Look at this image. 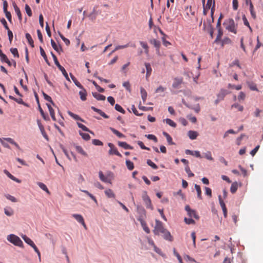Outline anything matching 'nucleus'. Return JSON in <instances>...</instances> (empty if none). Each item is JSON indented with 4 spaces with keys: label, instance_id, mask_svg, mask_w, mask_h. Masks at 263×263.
Listing matches in <instances>:
<instances>
[{
    "label": "nucleus",
    "instance_id": "obj_15",
    "mask_svg": "<svg viewBox=\"0 0 263 263\" xmlns=\"http://www.w3.org/2000/svg\"><path fill=\"white\" fill-rule=\"evenodd\" d=\"M51 45L52 48L58 52L60 53L62 52V49L60 45H57L55 42L52 40H51Z\"/></svg>",
    "mask_w": 263,
    "mask_h": 263
},
{
    "label": "nucleus",
    "instance_id": "obj_59",
    "mask_svg": "<svg viewBox=\"0 0 263 263\" xmlns=\"http://www.w3.org/2000/svg\"><path fill=\"white\" fill-rule=\"evenodd\" d=\"M231 107L232 108L234 107V108H237L238 110L240 111H242L243 110V106L240 105L238 104V103H235V104H233L231 106Z\"/></svg>",
    "mask_w": 263,
    "mask_h": 263
},
{
    "label": "nucleus",
    "instance_id": "obj_14",
    "mask_svg": "<svg viewBox=\"0 0 263 263\" xmlns=\"http://www.w3.org/2000/svg\"><path fill=\"white\" fill-rule=\"evenodd\" d=\"M199 134L195 130H189L187 132V136L191 140H195L196 139L197 137L198 136Z\"/></svg>",
    "mask_w": 263,
    "mask_h": 263
},
{
    "label": "nucleus",
    "instance_id": "obj_8",
    "mask_svg": "<svg viewBox=\"0 0 263 263\" xmlns=\"http://www.w3.org/2000/svg\"><path fill=\"white\" fill-rule=\"evenodd\" d=\"M108 146L110 147L108 151V154L110 155H116L120 157H122V155L118 151L117 148L111 143H108Z\"/></svg>",
    "mask_w": 263,
    "mask_h": 263
},
{
    "label": "nucleus",
    "instance_id": "obj_7",
    "mask_svg": "<svg viewBox=\"0 0 263 263\" xmlns=\"http://www.w3.org/2000/svg\"><path fill=\"white\" fill-rule=\"evenodd\" d=\"M137 211L138 214H139L138 217L137 219L139 221L144 220L146 218V211L145 209L140 206H137Z\"/></svg>",
    "mask_w": 263,
    "mask_h": 263
},
{
    "label": "nucleus",
    "instance_id": "obj_9",
    "mask_svg": "<svg viewBox=\"0 0 263 263\" xmlns=\"http://www.w3.org/2000/svg\"><path fill=\"white\" fill-rule=\"evenodd\" d=\"M183 82L182 78H175L172 84V87L174 89L179 88V86Z\"/></svg>",
    "mask_w": 263,
    "mask_h": 263
},
{
    "label": "nucleus",
    "instance_id": "obj_57",
    "mask_svg": "<svg viewBox=\"0 0 263 263\" xmlns=\"http://www.w3.org/2000/svg\"><path fill=\"white\" fill-rule=\"evenodd\" d=\"M10 51L12 53V54L14 55V57L18 58L19 57V54L18 52V50L17 48H11L10 49Z\"/></svg>",
    "mask_w": 263,
    "mask_h": 263
},
{
    "label": "nucleus",
    "instance_id": "obj_11",
    "mask_svg": "<svg viewBox=\"0 0 263 263\" xmlns=\"http://www.w3.org/2000/svg\"><path fill=\"white\" fill-rule=\"evenodd\" d=\"M37 123L38 126L40 129V131H41L43 136L44 137V138L45 139H46L47 141H48V137L45 132V130L44 129V127L43 125L41 124L40 121L39 120L37 121Z\"/></svg>",
    "mask_w": 263,
    "mask_h": 263
},
{
    "label": "nucleus",
    "instance_id": "obj_50",
    "mask_svg": "<svg viewBox=\"0 0 263 263\" xmlns=\"http://www.w3.org/2000/svg\"><path fill=\"white\" fill-rule=\"evenodd\" d=\"M5 196L7 199L10 200L13 202H16L17 201L16 198H15L14 196L10 194H6L5 195Z\"/></svg>",
    "mask_w": 263,
    "mask_h": 263
},
{
    "label": "nucleus",
    "instance_id": "obj_62",
    "mask_svg": "<svg viewBox=\"0 0 263 263\" xmlns=\"http://www.w3.org/2000/svg\"><path fill=\"white\" fill-rule=\"evenodd\" d=\"M59 34H60V36L61 37V38L62 39V40L64 41V42L65 43V44L67 45V46H68L70 44V41L69 40L65 37L64 36V35L63 34H62L61 33H59Z\"/></svg>",
    "mask_w": 263,
    "mask_h": 263
},
{
    "label": "nucleus",
    "instance_id": "obj_56",
    "mask_svg": "<svg viewBox=\"0 0 263 263\" xmlns=\"http://www.w3.org/2000/svg\"><path fill=\"white\" fill-rule=\"evenodd\" d=\"M38 107H39V111H40L42 117L44 118V119L45 120H48L49 119V118L47 117L45 115V114H44V112L43 110L42 109V108H41L40 104H39Z\"/></svg>",
    "mask_w": 263,
    "mask_h": 263
},
{
    "label": "nucleus",
    "instance_id": "obj_19",
    "mask_svg": "<svg viewBox=\"0 0 263 263\" xmlns=\"http://www.w3.org/2000/svg\"><path fill=\"white\" fill-rule=\"evenodd\" d=\"M91 108L95 111L97 112L99 114H100L102 117L105 119H108L109 118L108 116H107L106 114H105L103 111H102L101 109H98L94 106H91Z\"/></svg>",
    "mask_w": 263,
    "mask_h": 263
},
{
    "label": "nucleus",
    "instance_id": "obj_22",
    "mask_svg": "<svg viewBox=\"0 0 263 263\" xmlns=\"http://www.w3.org/2000/svg\"><path fill=\"white\" fill-rule=\"evenodd\" d=\"M72 217H73L78 222L80 223H82L84 221V219L83 217V216L79 214H73L72 215Z\"/></svg>",
    "mask_w": 263,
    "mask_h": 263
},
{
    "label": "nucleus",
    "instance_id": "obj_40",
    "mask_svg": "<svg viewBox=\"0 0 263 263\" xmlns=\"http://www.w3.org/2000/svg\"><path fill=\"white\" fill-rule=\"evenodd\" d=\"M218 29V33L217 35V37L215 40V43H217L218 41H220L221 37L223 34V31L221 28H217Z\"/></svg>",
    "mask_w": 263,
    "mask_h": 263
},
{
    "label": "nucleus",
    "instance_id": "obj_61",
    "mask_svg": "<svg viewBox=\"0 0 263 263\" xmlns=\"http://www.w3.org/2000/svg\"><path fill=\"white\" fill-rule=\"evenodd\" d=\"M92 143L95 145L102 146L103 145V142L99 139H93Z\"/></svg>",
    "mask_w": 263,
    "mask_h": 263
},
{
    "label": "nucleus",
    "instance_id": "obj_28",
    "mask_svg": "<svg viewBox=\"0 0 263 263\" xmlns=\"http://www.w3.org/2000/svg\"><path fill=\"white\" fill-rule=\"evenodd\" d=\"M182 102L183 103V104L185 105L186 107L190 108H191L192 109H194L195 110V111L197 113L199 112L200 110V106H199V104H197V106L195 107H191L190 106H189L187 103H186L184 99H182Z\"/></svg>",
    "mask_w": 263,
    "mask_h": 263
},
{
    "label": "nucleus",
    "instance_id": "obj_16",
    "mask_svg": "<svg viewBox=\"0 0 263 263\" xmlns=\"http://www.w3.org/2000/svg\"><path fill=\"white\" fill-rule=\"evenodd\" d=\"M118 144L119 146L124 148L125 149H133V147L127 144L126 142L119 141Z\"/></svg>",
    "mask_w": 263,
    "mask_h": 263
},
{
    "label": "nucleus",
    "instance_id": "obj_27",
    "mask_svg": "<svg viewBox=\"0 0 263 263\" xmlns=\"http://www.w3.org/2000/svg\"><path fill=\"white\" fill-rule=\"evenodd\" d=\"M21 236H22V238L24 240V241L26 243H27L28 245H29L30 246H32L34 243L33 242V241L30 238L28 237L26 235H22Z\"/></svg>",
    "mask_w": 263,
    "mask_h": 263
},
{
    "label": "nucleus",
    "instance_id": "obj_35",
    "mask_svg": "<svg viewBox=\"0 0 263 263\" xmlns=\"http://www.w3.org/2000/svg\"><path fill=\"white\" fill-rule=\"evenodd\" d=\"M5 214L8 216H12L14 214L13 209L10 207H7L4 209Z\"/></svg>",
    "mask_w": 263,
    "mask_h": 263
},
{
    "label": "nucleus",
    "instance_id": "obj_37",
    "mask_svg": "<svg viewBox=\"0 0 263 263\" xmlns=\"http://www.w3.org/2000/svg\"><path fill=\"white\" fill-rule=\"evenodd\" d=\"M80 191L86 195H87L92 200L95 201L96 204H98V201L96 198V197L91 193H90L88 191L84 190H80Z\"/></svg>",
    "mask_w": 263,
    "mask_h": 263
},
{
    "label": "nucleus",
    "instance_id": "obj_54",
    "mask_svg": "<svg viewBox=\"0 0 263 263\" xmlns=\"http://www.w3.org/2000/svg\"><path fill=\"white\" fill-rule=\"evenodd\" d=\"M231 40L228 37H226L221 41V45L223 46L224 45L231 44Z\"/></svg>",
    "mask_w": 263,
    "mask_h": 263
},
{
    "label": "nucleus",
    "instance_id": "obj_45",
    "mask_svg": "<svg viewBox=\"0 0 263 263\" xmlns=\"http://www.w3.org/2000/svg\"><path fill=\"white\" fill-rule=\"evenodd\" d=\"M125 163H126V166L129 170L132 171L134 169V163L133 162H132L131 161H130L129 160H127L126 161Z\"/></svg>",
    "mask_w": 263,
    "mask_h": 263
},
{
    "label": "nucleus",
    "instance_id": "obj_20",
    "mask_svg": "<svg viewBox=\"0 0 263 263\" xmlns=\"http://www.w3.org/2000/svg\"><path fill=\"white\" fill-rule=\"evenodd\" d=\"M4 172L11 180H13V181L17 182V183H20L21 182V180H19L18 179L16 178L15 177L13 176L7 170H5L4 171Z\"/></svg>",
    "mask_w": 263,
    "mask_h": 263
},
{
    "label": "nucleus",
    "instance_id": "obj_39",
    "mask_svg": "<svg viewBox=\"0 0 263 263\" xmlns=\"http://www.w3.org/2000/svg\"><path fill=\"white\" fill-rule=\"evenodd\" d=\"M238 184L237 182L232 183L230 188V191L232 194H234L237 190Z\"/></svg>",
    "mask_w": 263,
    "mask_h": 263
},
{
    "label": "nucleus",
    "instance_id": "obj_31",
    "mask_svg": "<svg viewBox=\"0 0 263 263\" xmlns=\"http://www.w3.org/2000/svg\"><path fill=\"white\" fill-rule=\"evenodd\" d=\"M141 225L143 229V230L147 233L149 234L150 233V230L148 227L147 226L145 220L140 221Z\"/></svg>",
    "mask_w": 263,
    "mask_h": 263
},
{
    "label": "nucleus",
    "instance_id": "obj_64",
    "mask_svg": "<svg viewBox=\"0 0 263 263\" xmlns=\"http://www.w3.org/2000/svg\"><path fill=\"white\" fill-rule=\"evenodd\" d=\"M184 220L185 222L187 224H195V223L194 220L191 218H187L185 217Z\"/></svg>",
    "mask_w": 263,
    "mask_h": 263
},
{
    "label": "nucleus",
    "instance_id": "obj_38",
    "mask_svg": "<svg viewBox=\"0 0 263 263\" xmlns=\"http://www.w3.org/2000/svg\"><path fill=\"white\" fill-rule=\"evenodd\" d=\"M140 92H141V95L142 99L143 101L144 102L146 100V98H147V92L143 87H141L140 88Z\"/></svg>",
    "mask_w": 263,
    "mask_h": 263
},
{
    "label": "nucleus",
    "instance_id": "obj_52",
    "mask_svg": "<svg viewBox=\"0 0 263 263\" xmlns=\"http://www.w3.org/2000/svg\"><path fill=\"white\" fill-rule=\"evenodd\" d=\"M147 164L151 166L153 169L156 170L158 168V166L154 163L152 161H151L150 159L147 160Z\"/></svg>",
    "mask_w": 263,
    "mask_h": 263
},
{
    "label": "nucleus",
    "instance_id": "obj_30",
    "mask_svg": "<svg viewBox=\"0 0 263 263\" xmlns=\"http://www.w3.org/2000/svg\"><path fill=\"white\" fill-rule=\"evenodd\" d=\"M93 97L96 98L97 100H101L103 101L105 100V96L104 95H101L97 92H92Z\"/></svg>",
    "mask_w": 263,
    "mask_h": 263
},
{
    "label": "nucleus",
    "instance_id": "obj_42",
    "mask_svg": "<svg viewBox=\"0 0 263 263\" xmlns=\"http://www.w3.org/2000/svg\"><path fill=\"white\" fill-rule=\"evenodd\" d=\"M105 195L108 198H114L115 197V194L113 193L111 189H107L105 191Z\"/></svg>",
    "mask_w": 263,
    "mask_h": 263
},
{
    "label": "nucleus",
    "instance_id": "obj_26",
    "mask_svg": "<svg viewBox=\"0 0 263 263\" xmlns=\"http://www.w3.org/2000/svg\"><path fill=\"white\" fill-rule=\"evenodd\" d=\"M76 151L78 152V153H80V154L84 156H87V154L84 151L83 148L79 145H74Z\"/></svg>",
    "mask_w": 263,
    "mask_h": 263
},
{
    "label": "nucleus",
    "instance_id": "obj_47",
    "mask_svg": "<svg viewBox=\"0 0 263 263\" xmlns=\"http://www.w3.org/2000/svg\"><path fill=\"white\" fill-rule=\"evenodd\" d=\"M165 121L166 123L171 126V127H176L177 126L176 123L170 119L167 118L165 120Z\"/></svg>",
    "mask_w": 263,
    "mask_h": 263
},
{
    "label": "nucleus",
    "instance_id": "obj_5",
    "mask_svg": "<svg viewBox=\"0 0 263 263\" xmlns=\"http://www.w3.org/2000/svg\"><path fill=\"white\" fill-rule=\"evenodd\" d=\"M113 176H114L113 173H112L111 172H110V171L107 173V175L106 176L104 175V174H103L102 171H100L99 172V177L100 179L102 181H103L105 183H108L111 184V180H110V179H108V177H112Z\"/></svg>",
    "mask_w": 263,
    "mask_h": 263
},
{
    "label": "nucleus",
    "instance_id": "obj_63",
    "mask_svg": "<svg viewBox=\"0 0 263 263\" xmlns=\"http://www.w3.org/2000/svg\"><path fill=\"white\" fill-rule=\"evenodd\" d=\"M204 157L206 159H207L209 160H213V158L212 157L211 153L210 151H208L207 152L204 153Z\"/></svg>",
    "mask_w": 263,
    "mask_h": 263
},
{
    "label": "nucleus",
    "instance_id": "obj_13",
    "mask_svg": "<svg viewBox=\"0 0 263 263\" xmlns=\"http://www.w3.org/2000/svg\"><path fill=\"white\" fill-rule=\"evenodd\" d=\"M163 234V237L164 239L166 240H168L169 241H172L173 240V238L171 234V233L167 231L166 229V230L162 233Z\"/></svg>",
    "mask_w": 263,
    "mask_h": 263
},
{
    "label": "nucleus",
    "instance_id": "obj_55",
    "mask_svg": "<svg viewBox=\"0 0 263 263\" xmlns=\"http://www.w3.org/2000/svg\"><path fill=\"white\" fill-rule=\"evenodd\" d=\"M115 108L116 110H117L122 114H125V111L124 110V109L119 104H116L115 105Z\"/></svg>",
    "mask_w": 263,
    "mask_h": 263
},
{
    "label": "nucleus",
    "instance_id": "obj_48",
    "mask_svg": "<svg viewBox=\"0 0 263 263\" xmlns=\"http://www.w3.org/2000/svg\"><path fill=\"white\" fill-rule=\"evenodd\" d=\"M242 20H243L244 25L245 26H247L249 28L250 30L251 31H252V28H251V26H250L249 23L245 14H243L242 15Z\"/></svg>",
    "mask_w": 263,
    "mask_h": 263
},
{
    "label": "nucleus",
    "instance_id": "obj_17",
    "mask_svg": "<svg viewBox=\"0 0 263 263\" xmlns=\"http://www.w3.org/2000/svg\"><path fill=\"white\" fill-rule=\"evenodd\" d=\"M145 66L146 69V79L148 80V78L151 74V72L152 71V69L151 66V64L148 63H145Z\"/></svg>",
    "mask_w": 263,
    "mask_h": 263
},
{
    "label": "nucleus",
    "instance_id": "obj_10",
    "mask_svg": "<svg viewBox=\"0 0 263 263\" xmlns=\"http://www.w3.org/2000/svg\"><path fill=\"white\" fill-rule=\"evenodd\" d=\"M229 93V91L224 89H221L217 95V97L221 101L223 100L225 96Z\"/></svg>",
    "mask_w": 263,
    "mask_h": 263
},
{
    "label": "nucleus",
    "instance_id": "obj_34",
    "mask_svg": "<svg viewBox=\"0 0 263 263\" xmlns=\"http://www.w3.org/2000/svg\"><path fill=\"white\" fill-rule=\"evenodd\" d=\"M25 37L27 40L28 44L30 45V46L32 48L34 47L33 40H32L30 34L28 33H26L25 34Z\"/></svg>",
    "mask_w": 263,
    "mask_h": 263
},
{
    "label": "nucleus",
    "instance_id": "obj_33",
    "mask_svg": "<svg viewBox=\"0 0 263 263\" xmlns=\"http://www.w3.org/2000/svg\"><path fill=\"white\" fill-rule=\"evenodd\" d=\"M40 50L41 55L43 57V58H44V59L45 61V62H46V63L48 65H50V63L48 60L46 53H45V51L44 50L43 48L41 46L40 47Z\"/></svg>",
    "mask_w": 263,
    "mask_h": 263
},
{
    "label": "nucleus",
    "instance_id": "obj_60",
    "mask_svg": "<svg viewBox=\"0 0 263 263\" xmlns=\"http://www.w3.org/2000/svg\"><path fill=\"white\" fill-rule=\"evenodd\" d=\"M25 11L29 16H31L32 15V11L30 7L28 5H26L25 7Z\"/></svg>",
    "mask_w": 263,
    "mask_h": 263
},
{
    "label": "nucleus",
    "instance_id": "obj_3",
    "mask_svg": "<svg viewBox=\"0 0 263 263\" xmlns=\"http://www.w3.org/2000/svg\"><path fill=\"white\" fill-rule=\"evenodd\" d=\"M156 224L153 230V233L156 235H159L160 233H163L166 229L164 227L163 223L158 219L155 220Z\"/></svg>",
    "mask_w": 263,
    "mask_h": 263
},
{
    "label": "nucleus",
    "instance_id": "obj_25",
    "mask_svg": "<svg viewBox=\"0 0 263 263\" xmlns=\"http://www.w3.org/2000/svg\"><path fill=\"white\" fill-rule=\"evenodd\" d=\"M82 90L80 91L79 93L80 96V99L82 101H85L86 100L87 92L86 90L83 88L81 89Z\"/></svg>",
    "mask_w": 263,
    "mask_h": 263
},
{
    "label": "nucleus",
    "instance_id": "obj_41",
    "mask_svg": "<svg viewBox=\"0 0 263 263\" xmlns=\"http://www.w3.org/2000/svg\"><path fill=\"white\" fill-rule=\"evenodd\" d=\"M195 188L197 191V197L199 199H202V195H201V194H202V192H201V189H200V187L199 185H197L196 184H195Z\"/></svg>",
    "mask_w": 263,
    "mask_h": 263
},
{
    "label": "nucleus",
    "instance_id": "obj_24",
    "mask_svg": "<svg viewBox=\"0 0 263 263\" xmlns=\"http://www.w3.org/2000/svg\"><path fill=\"white\" fill-rule=\"evenodd\" d=\"M109 129L119 138H125V136L124 135L119 132L117 129H115L114 128L110 127Z\"/></svg>",
    "mask_w": 263,
    "mask_h": 263
},
{
    "label": "nucleus",
    "instance_id": "obj_32",
    "mask_svg": "<svg viewBox=\"0 0 263 263\" xmlns=\"http://www.w3.org/2000/svg\"><path fill=\"white\" fill-rule=\"evenodd\" d=\"M37 184L42 189L43 191H45L48 194H50V192L48 189L47 186L43 183L38 182H37Z\"/></svg>",
    "mask_w": 263,
    "mask_h": 263
},
{
    "label": "nucleus",
    "instance_id": "obj_2",
    "mask_svg": "<svg viewBox=\"0 0 263 263\" xmlns=\"http://www.w3.org/2000/svg\"><path fill=\"white\" fill-rule=\"evenodd\" d=\"M223 25H226V28L229 31L237 33V25L235 24V22L232 18H229L224 21Z\"/></svg>",
    "mask_w": 263,
    "mask_h": 263
},
{
    "label": "nucleus",
    "instance_id": "obj_29",
    "mask_svg": "<svg viewBox=\"0 0 263 263\" xmlns=\"http://www.w3.org/2000/svg\"><path fill=\"white\" fill-rule=\"evenodd\" d=\"M162 134L163 136H165L166 138L167 141L170 145L175 144V143L173 142L171 136L168 133L165 132H163Z\"/></svg>",
    "mask_w": 263,
    "mask_h": 263
},
{
    "label": "nucleus",
    "instance_id": "obj_6",
    "mask_svg": "<svg viewBox=\"0 0 263 263\" xmlns=\"http://www.w3.org/2000/svg\"><path fill=\"white\" fill-rule=\"evenodd\" d=\"M142 198L145 204L146 208L153 210V206L152 204L151 200L147 195V192L146 191H144L143 192Z\"/></svg>",
    "mask_w": 263,
    "mask_h": 263
},
{
    "label": "nucleus",
    "instance_id": "obj_58",
    "mask_svg": "<svg viewBox=\"0 0 263 263\" xmlns=\"http://www.w3.org/2000/svg\"><path fill=\"white\" fill-rule=\"evenodd\" d=\"M43 97H44V98L45 100H46V101L51 103L52 104H54L51 98L49 96L47 95L44 92H43Z\"/></svg>",
    "mask_w": 263,
    "mask_h": 263
},
{
    "label": "nucleus",
    "instance_id": "obj_49",
    "mask_svg": "<svg viewBox=\"0 0 263 263\" xmlns=\"http://www.w3.org/2000/svg\"><path fill=\"white\" fill-rule=\"evenodd\" d=\"M129 46V43H127L125 45H118L117 46L115 49L114 50L112 51V53L114 52L115 51L118 50H119L120 49H123V48H127Z\"/></svg>",
    "mask_w": 263,
    "mask_h": 263
},
{
    "label": "nucleus",
    "instance_id": "obj_53",
    "mask_svg": "<svg viewBox=\"0 0 263 263\" xmlns=\"http://www.w3.org/2000/svg\"><path fill=\"white\" fill-rule=\"evenodd\" d=\"M185 171L186 173L187 174L188 176L189 177H192L194 176V174L191 172L189 165H187V166H185Z\"/></svg>",
    "mask_w": 263,
    "mask_h": 263
},
{
    "label": "nucleus",
    "instance_id": "obj_12",
    "mask_svg": "<svg viewBox=\"0 0 263 263\" xmlns=\"http://www.w3.org/2000/svg\"><path fill=\"white\" fill-rule=\"evenodd\" d=\"M185 153L186 155H190L192 156H195L197 158H201V156L200 155V152L198 151H192L190 149H186Z\"/></svg>",
    "mask_w": 263,
    "mask_h": 263
},
{
    "label": "nucleus",
    "instance_id": "obj_44",
    "mask_svg": "<svg viewBox=\"0 0 263 263\" xmlns=\"http://www.w3.org/2000/svg\"><path fill=\"white\" fill-rule=\"evenodd\" d=\"M77 125L78 126V127L80 128H81L84 131H85V132H89L90 133H91V134H93V132H92L91 131H90L86 126H85L84 125L79 123V122H77Z\"/></svg>",
    "mask_w": 263,
    "mask_h": 263
},
{
    "label": "nucleus",
    "instance_id": "obj_18",
    "mask_svg": "<svg viewBox=\"0 0 263 263\" xmlns=\"http://www.w3.org/2000/svg\"><path fill=\"white\" fill-rule=\"evenodd\" d=\"M13 6L14 9L15 10V12L18 16L19 20L20 21H22V14H21V11L20 10V8L17 7V6L16 5V4L15 3H13Z\"/></svg>",
    "mask_w": 263,
    "mask_h": 263
},
{
    "label": "nucleus",
    "instance_id": "obj_43",
    "mask_svg": "<svg viewBox=\"0 0 263 263\" xmlns=\"http://www.w3.org/2000/svg\"><path fill=\"white\" fill-rule=\"evenodd\" d=\"M249 5V7H250V11L251 16L254 19H255L256 17V13L254 10V7H253L252 3H250V4Z\"/></svg>",
    "mask_w": 263,
    "mask_h": 263
},
{
    "label": "nucleus",
    "instance_id": "obj_51",
    "mask_svg": "<svg viewBox=\"0 0 263 263\" xmlns=\"http://www.w3.org/2000/svg\"><path fill=\"white\" fill-rule=\"evenodd\" d=\"M145 136L149 140H153L155 142H157L158 139L154 135L152 134H148V135H145Z\"/></svg>",
    "mask_w": 263,
    "mask_h": 263
},
{
    "label": "nucleus",
    "instance_id": "obj_36",
    "mask_svg": "<svg viewBox=\"0 0 263 263\" xmlns=\"http://www.w3.org/2000/svg\"><path fill=\"white\" fill-rule=\"evenodd\" d=\"M150 43L154 46L156 49H158L160 47V42L156 39L151 40L149 41Z\"/></svg>",
    "mask_w": 263,
    "mask_h": 263
},
{
    "label": "nucleus",
    "instance_id": "obj_46",
    "mask_svg": "<svg viewBox=\"0 0 263 263\" xmlns=\"http://www.w3.org/2000/svg\"><path fill=\"white\" fill-rule=\"evenodd\" d=\"M79 134L81 136L82 138L85 140H89L90 139V136L88 134L84 133L81 131H79Z\"/></svg>",
    "mask_w": 263,
    "mask_h": 263
},
{
    "label": "nucleus",
    "instance_id": "obj_4",
    "mask_svg": "<svg viewBox=\"0 0 263 263\" xmlns=\"http://www.w3.org/2000/svg\"><path fill=\"white\" fill-rule=\"evenodd\" d=\"M51 54L53 58V59L55 64L58 67L59 70L62 72V73L64 75V76L65 77V79L67 80L70 81L67 72H66L65 68L60 65L54 53H53L52 52H51Z\"/></svg>",
    "mask_w": 263,
    "mask_h": 263
},
{
    "label": "nucleus",
    "instance_id": "obj_23",
    "mask_svg": "<svg viewBox=\"0 0 263 263\" xmlns=\"http://www.w3.org/2000/svg\"><path fill=\"white\" fill-rule=\"evenodd\" d=\"M70 76L71 79H72L73 83L75 85L80 89H83V86L81 85V84L77 80L75 77L72 75L71 73H70Z\"/></svg>",
    "mask_w": 263,
    "mask_h": 263
},
{
    "label": "nucleus",
    "instance_id": "obj_1",
    "mask_svg": "<svg viewBox=\"0 0 263 263\" xmlns=\"http://www.w3.org/2000/svg\"><path fill=\"white\" fill-rule=\"evenodd\" d=\"M7 239L8 241L14 245V246L20 247L21 248L24 247V244L22 240L19 237L14 234H10L7 236Z\"/></svg>",
    "mask_w": 263,
    "mask_h": 263
},
{
    "label": "nucleus",
    "instance_id": "obj_21",
    "mask_svg": "<svg viewBox=\"0 0 263 263\" xmlns=\"http://www.w3.org/2000/svg\"><path fill=\"white\" fill-rule=\"evenodd\" d=\"M68 114L72 117L73 119L76 120L81 121V122H84L85 121L82 119L78 115L74 114L70 111H68Z\"/></svg>",
    "mask_w": 263,
    "mask_h": 263
}]
</instances>
